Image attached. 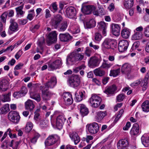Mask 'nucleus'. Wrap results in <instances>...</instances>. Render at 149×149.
<instances>
[{
  "mask_svg": "<svg viewBox=\"0 0 149 149\" xmlns=\"http://www.w3.org/2000/svg\"><path fill=\"white\" fill-rule=\"evenodd\" d=\"M68 26L67 22L65 21L61 24L58 28V30L59 31H64L67 29Z\"/></svg>",
  "mask_w": 149,
  "mask_h": 149,
  "instance_id": "nucleus-45",
  "label": "nucleus"
},
{
  "mask_svg": "<svg viewBox=\"0 0 149 149\" xmlns=\"http://www.w3.org/2000/svg\"><path fill=\"white\" fill-rule=\"evenodd\" d=\"M117 87L115 84L107 87L104 91V93L108 95H112L116 93Z\"/></svg>",
  "mask_w": 149,
  "mask_h": 149,
  "instance_id": "nucleus-13",
  "label": "nucleus"
},
{
  "mask_svg": "<svg viewBox=\"0 0 149 149\" xmlns=\"http://www.w3.org/2000/svg\"><path fill=\"white\" fill-rule=\"evenodd\" d=\"M29 14L27 16V18L30 20H31L35 16V13L33 9L30 10L29 11Z\"/></svg>",
  "mask_w": 149,
  "mask_h": 149,
  "instance_id": "nucleus-50",
  "label": "nucleus"
},
{
  "mask_svg": "<svg viewBox=\"0 0 149 149\" xmlns=\"http://www.w3.org/2000/svg\"><path fill=\"white\" fill-rule=\"evenodd\" d=\"M66 120V118L63 115L58 116L56 118V127L58 129L62 128L64 122Z\"/></svg>",
  "mask_w": 149,
  "mask_h": 149,
  "instance_id": "nucleus-17",
  "label": "nucleus"
},
{
  "mask_svg": "<svg viewBox=\"0 0 149 149\" xmlns=\"http://www.w3.org/2000/svg\"><path fill=\"white\" fill-rule=\"evenodd\" d=\"M107 24L104 22H100L98 23V28L102 32L103 35L105 36L107 35Z\"/></svg>",
  "mask_w": 149,
  "mask_h": 149,
  "instance_id": "nucleus-23",
  "label": "nucleus"
},
{
  "mask_svg": "<svg viewBox=\"0 0 149 149\" xmlns=\"http://www.w3.org/2000/svg\"><path fill=\"white\" fill-rule=\"evenodd\" d=\"M140 82L139 79L137 80L136 81L132 83L130 86L133 88H135L136 86H138L140 84Z\"/></svg>",
  "mask_w": 149,
  "mask_h": 149,
  "instance_id": "nucleus-60",
  "label": "nucleus"
},
{
  "mask_svg": "<svg viewBox=\"0 0 149 149\" xmlns=\"http://www.w3.org/2000/svg\"><path fill=\"white\" fill-rule=\"evenodd\" d=\"M7 17L6 12H4L0 16L1 21L3 23H6Z\"/></svg>",
  "mask_w": 149,
  "mask_h": 149,
  "instance_id": "nucleus-51",
  "label": "nucleus"
},
{
  "mask_svg": "<svg viewBox=\"0 0 149 149\" xmlns=\"http://www.w3.org/2000/svg\"><path fill=\"white\" fill-rule=\"evenodd\" d=\"M57 83L56 77H52L47 82V88H52L56 85Z\"/></svg>",
  "mask_w": 149,
  "mask_h": 149,
  "instance_id": "nucleus-27",
  "label": "nucleus"
},
{
  "mask_svg": "<svg viewBox=\"0 0 149 149\" xmlns=\"http://www.w3.org/2000/svg\"><path fill=\"white\" fill-rule=\"evenodd\" d=\"M77 61H81L82 60L84 57L83 53H79L77 51Z\"/></svg>",
  "mask_w": 149,
  "mask_h": 149,
  "instance_id": "nucleus-52",
  "label": "nucleus"
},
{
  "mask_svg": "<svg viewBox=\"0 0 149 149\" xmlns=\"http://www.w3.org/2000/svg\"><path fill=\"white\" fill-rule=\"evenodd\" d=\"M5 12H6L7 15L8 17H12L14 15V11L13 10H10Z\"/></svg>",
  "mask_w": 149,
  "mask_h": 149,
  "instance_id": "nucleus-55",
  "label": "nucleus"
},
{
  "mask_svg": "<svg viewBox=\"0 0 149 149\" xmlns=\"http://www.w3.org/2000/svg\"><path fill=\"white\" fill-rule=\"evenodd\" d=\"M63 20V18L61 15L57 14L51 19L50 24L54 28L56 29Z\"/></svg>",
  "mask_w": 149,
  "mask_h": 149,
  "instance_id": "nucleus-4",
  "label": "nucleus"
},
{
  "mask_svg": "<svg viewBox=\"0 0 149 149\" xmlns=\"http://www.w3.org/2000/svg\"><path fill=\"white\" fill-rule=\"evenodd\" d=\"M102 37L101 34L98 32L95 33L94 36V39L95 42H99L102 39Z\"/></svg>",
  "mask_w": 149,
  "mask_h": 149,
  "instance_id": "nucleus-49",
  "label": "nucleus"
},
{
  "mask_svg": "<svg viewBox=\"0 0 149 149\" xmlns=\"http://www.w3.org/2000/svg\"><path fill=\"white\" fill-rule=\"evenodd\" d=\"M30 97L35 100L37 102H39L40 101L41 99L40 95L39 93H31L30 94Z\"/></svg>",
  "mask_w": 149,
  "mask_h": 149,
  "instance_id": "nucleus-43",
  "label": "nucleus"
},
{
  "mask_svg": "<svg viewBox=\"0 0 149 149\" xmlns=\"http://www.w3.org/2000/svg\"><path fill=\"white\" fill-rule=\"evenodd\" d=\"M134 0H124L123 5L124 8L126 9H130L133 6Z\"/></svg>",
  "mask_w": 149,
  "mask_h": 149,
  "instance_id": "nucleus-31",
  "label": "nucleus"
},
{
  "mask_svg": "<svg viewBox=\"0 0 149 149\" xmlns=\"http://www.w3.org/2000/svg\"><path fill=\"white\" fill-rule=\"evenodd\" d=\"M22 96H24L27 92V90L26 87L22 86L20 91Z\"/></svg>",
  "mask_w": 149,
  "mask_h": 149,
  "instance_id": "nucleus-53",
  "label": "nucleus"
},
{
  "mask_svg": "<svg viewBox=\"0 0 149 149\" xmlns=\"http://www.w3.org/2000/svg\"><path fill=\"white\" fill-rule=\"evenodd\" d=\"M96 113L95 118L98 122L102 120L107 115L106 111H99L96 112Z\"/></svg>",
  "mask_w": 149,
  "mask_h": 149,
  "instance_id": "nucleus-26",
  "label": "nucleus"
},
{
  "mask_svg": "<svg viewBox=\"0 0 149 149\" xmlns=\"http://www.w3.org/2000/svg\"><path fill=\"white\" fill-rule=\"evenodd\" d=\"M45 43L44 38L43 37H41L37 42L38 46L39 47L40 49L41 50H43V46Z\"/></svg>",
  "mask_w": 149,
  "mask_h": 149,
  "instance_id": "nucleus-40",
  "label": "nucleus"
},
{
  "mask_svg": "<svg viewBox=\"0 0 149 149\" xmlns=\"http://www.w3.org/2000/svg\"><path fill=\"white\" fill-rule=\"evenodd\" d=\"M11 93L8 92L7 94L0 95V99L3 102H9L10 100Z\"/></svg>",
  "mask_w": 149,
  "mask_h": 149,
  "instance_id": "nucleus-32",
  "label": "nucleus"
},
{
  "mask_svg": "<svg viewBox=\"0 0 149 149\" xmlns=\"http://www.w3.org/2000/svg\"><path fill=\"white\" fill-rule=\"evenodd\" d=\"M120 72V68L115 70H111L109 75L110 76L115 77L118 75Z\"/></svg>",
  "mask_w": 149,
  "mask_h": 149,
  "instance_id": "nucleus-47",
  "label": "nucleus"
},
{
  "mask_svg": "<svg viewBox=\"0 0 149 149\" xmlns=\"http://www.w3.org/2000/svg\"><path fill=\"white\" fill-rule=\"evenodd\" d=\"M101 98L95 94H93L89 99V102L91 106L97 108L100 105L102 102Z\"/></svg>",
  "mask_w": 149,
  "mask_h": 149,
  "instance_id": "nucleus-1",
  "label": "nucleus"
},
{
  "mask_svg": "<svg viewBox=\"0 0 149 149\" xmlns=\"http://www.w3.org/2000/svg\"><path fill=\"white\" fill-rule=\"evenodd\" d=\"M40 89L42 91L43 99L46 101L47 100V83H45L43 86H40Z\"/></svg>",
  "mask_w": 149,
  "mask_h": 149,
  "instance_id": "nucleus-33",
  "label": "nucleus"
},
{
  "mask_svg": "<svg viewBox=\"0 0 149 149\" xmlns=\"http://www.w3.org/2000/svg\"><path fill=\"white\" fill-rule=\"evenodd\" d=\"M23 52L21 50H19L15 55V57L16 59H18L23 54Z\"/></svg>",
  "mask_w": 149,
  "mask_h": 149,
  "instance_id": "nucleus-64",
  "label": "nucleus"
},
{
  "mask_svg": "<svg viewBox=\"0 0 149 149\" xmlns=\"http://www.w3.org/2000/svg\"><path fill=\"white\" fill-rule=\"evenodd\" d=\"M96 22L94 19H90L89 21L86 23V26L87 28H91L95 26Z\"/></svg>",
  "mask_w": 149,
  "mask_h": 149,
  "instance_id": "nucleus-41",
  "label": "nucleus"
},
{
  "mask_svg": "<svg viewBox=\"0 0 149 149\" xmlns=\"http://www.w3.org/2000/svg\"><path fill=\"white\" fill-rule=\"evenodd\" d=\"M143 36L142 32H136L133 35L132 38L133 39L135 40H139L141 39Z\"/></svg>",
  "mask_w": 149,
  "mask_h": 149,
  "instance_id": "nucleus-44",
  "label": "nucleus"
},
{
  "mask_svg": "<svg viewBox=\"0 0 149 149\" xmlns=\"http://www.w3.org/2000/svg\"><path fill=\"white\" fill-rule=\"evenodd\" d=\"M140 82L141 86L142 87V90L144 91L146 90L148 87L147 86V79L146 78H144L143 79H139Z\"/></svg>",
  "mask_w": 149,
  "mask_h": 149,
  "instance_id": "nucleus-36",
  "label": "nucleus"
},
{
  "mask_svg": "<svg viewBox=\"0 0 149 149\" xmlns=\"http://www.w3.org/2000/svg\"><path fill=\"white\" fill-rule=\"evenodd\" d=\"M125 95L123 94H120L117 97V100L118 102L122 101L125 98Z\"/></svg>",
  "mask_w": 149,
  "mask_h": 149,
  "instance_id": "nucleus-59",
  "label": "nucleus"
},
{
  "mask_svg": "<svg viewBox=\"0 0 149 149\" xmlns=\"http://www.w3.org/2000/svg\"><path fill=\"white\" fill-rule=\"evenodd\" d=\"M128 142L127 139L120 140L117 144L118 149H124L128 145Z\"/></svg>",
  "mask_w": 149,
  "mask_h": 149,
  "instance_id": "nucleus-20",
  "label": "nucleus"
},
{
  "mask_svg": "<svg viewBox=\"0 0 149 149\" xmlns=\"http://www.w3.org/2000/svg\"><path fill=\"white\" fill-rule=\"evenodd\" d=\"M95 6L93 5H83L81 8L82 11L85 14H90L92 11H94L95 10Z\"/></svg>",
  "mask_w": 149,
  "mask_h": 149,
  "instance_id": "nucleus-10",
  "label": "nucleus"
},
{
  "mask_svg": "<svg viewBox=\"0 0 149 149\" xmlns=\"http://www.w3.org/2000/svg\"><path fill=\"white\" fill-rule=\"evenodd\" d=\"M86 127L89 133L91 134H95L97 133L99 130V125L95 122L88 124Z\"/></svg>",
  "mask_w": 149,
  "mask_h": 149,
  "instance_id": "nucleus-2",
  "label": "nucleus"
},
{
  "mask_svg": "<svg viewBox=\"0 0 149 149\" xmlns=\"http://www.w3.org/2000/svg\"><path fill=\"white\" fill-rule=\"evenodd\" d=\"M78 107L80 109V113L82 116H85L88 113V109L84 104H79L78 106Z\"/></svg>",
  "mask_w": 149,
  "mask_h": 149,
  "instance_id": "nucleus-25",
  "label": "nucleus"
},
{
  "mask_svg": "<svg viewBox=\"0 0 149 149\" xmlns=\"http://www.w3.org/2000/svg\"><path fill=\"white\" fill-rule=\"evenodd\" d=\"M131 70V67L130 64L125 63L122 66L121 72L123 74H125L128 76L130 74Z\"/></svg>",
  "mask_w": 149,
  "mask_h": 149,
  "instance_id": "nucleus-14",
  "label": "nucleus"
},
{
  "mask_svg": "<svg viewBox=\"0 0 149 149\" xmlns=\"http://www.w3.org/2000/svg\"><path fill=\"white\" fill-rule=\"evenodd\" d=\"M105 13V12L103 8H100L97 11L95 10L93 11V14L97 16H101L104 15Z\"/></svg>",
  "mask_w": 149,
  "mask_h": 149,
  "instance_id": "nucleus-39",
  "label": "nucleus"
},
{
  "mask_svg": "<svg viewBox=\"0 0 149 149\" xmlns=\"http://www.w3.org/2000/svg\"><path fill=\"white\" fill-rule=\"evenodd\" d=\"M8 118L11 121L16 123H18L20 118L19 113L14 111L9 112L8 114Z\"/></svg>",
  "mask_w": 149,
  "mask_h": 149,
  "instance_id": "nucleus-5",
  "label": "nucleus"
},
{
  "mask_svg": "<svg viewBox=\"0 0 149 149\" xmlns=\"http://www.w3.org/2000/svg\"><path fill=\"white\" fill-rule=\"evenodd\" d=\"M8 134L11 138L13 139L16 137V135L15 134H12V132H13V131L11 130L10 128L8 129Z\"/></svg>",
  "mask_w": 149,
  "mask_h": 149,
  "instance_id": "nucleus-57",
  "label": "nucleus"
},
{
  "mask_svg": "<svg viewBox=\"0 0 149 149\" xmlns=\"http://www.w3.org/2000/svg\"><path fill=\"white\" fill-rule=\"evenodd\" d=\"M112 33L116 36H118L120 33V27L119 25L116 24H112L111 25Z\"/></svg>",
  "mask_w": 149,
  "mask_h": 149,
  "instance_id": "nucleus-19",
  "label": "nucleus"
},
{
  "mask_svg": "<svg viewBox=\"0 0 149 149\" xmlns=\"http://www.w3.org/2000/svg\"><path fill=\"white\" fill-rule=\"evenodd\" d=\"M77 61V51H74L71 53L70 56L66 60L67 64H69L70 62L74 63Z\"/></svg>",
  "mask_w": 149,
  "mask_h": 149,
  "instance_id": "nucleus-18",
  "label": "nucleus"
},
{
  "mask_svg": "<svg viewBox=\"0 0 149 149\" xmlns=\"http://www.w3.org/2000/svg\"><path fill=\"white\" fill-rule=\"evenodd\" d=\"M13 95L14 97L17 98L23 97L22 96V95H21V93L20 91L14 92Z\"/></svg>",
  "mask_w": 149,
  "mask_h": 149,
  "instance_id": "nucleus-63",
  "label": "nucleus"
},
{
  "mask_svg": "<svg viewBox=\"0 0 149 149\" xmlns=\"http://www.w3.org/2000/svg\"><path fill=\"white\" fill-rule=\"evenodd\" d=\"M68 82L71 86L74 88L77 87L80 82L79 77L77 75L72 76L69 79Z\"/></svg>",
  "mask_w": 149,
  "mask_h": 149,
  "instance_id": "nucleus-3",
  "label": "nucleus"
},
{
  "mask_svg": "<svg viewBox=\"0 0 149 149\" xmlns=\"http://www.w3.org/2000/svg\"><path fill=\"white\" fill-rule=\"evenodd\" d=\"M40 126L42 128H44L46 127V120L45 119L42 120L40 121Z\"/></svg>",
  "mask_w": 149,
  "mask_h": 149,
  "instance_id": "nucleus-54",
  "label": "nucleus"
},
{
  "mask_svg": "<svg viewBox=\"0 0 149 149\" xmlns=\"http://www.w3.org/2000/svg\"><path fill=\"white\" fill-rule=\"evenodd\" d=\"M57 35L56 31L50 32L47 36V45H49L55 42L57 40Z\"/></svg>",
  "mask_w": 149,
  "mask_h": 149,
  "instance_id": "nucleus-7",
  "label": "nucleus"
},
{
  "mask_svg": "<svg viewBox=\"0 0 149 149\" xmlns=\"http://www.w3.org/2000/svg\"><path fill=\"white\" fill-rule=\"evenodd\" d=\"M24 5L23 4L21 6L15 8V9L17 14L22 15L24 14V12L22 10V9L23 8Z\"/></svg>",
  "mask_w": 149,
  "mask_h": 149,
  "instance_id": "nucleus-48",
  "label": "nucleus"
},
{
  "mask_svg": "<svg viewBox=\"0 0 149 149\" xmlns=\"http://www.w3.org/2000/svg\"><path fill=\"white\" fill-rule=\"evenodd\" d=\"M10 110L9 104H6L0 108V114H5L7 113Z\"/></svg>",
  "mask_w": 149,
  "mask_h": 149,
  "instance_id": "nucleus-35",
  "label": "nucleus"
},
{
  "mask_svg": "<svg viewBox=\"0 0 149 149\" xmlns=\"http://www.w3.org/2000/svg\"><path fill=\"white\" fill-rule=\"evenodd\" d=\"M121 36L123 38L127 39L129 36L130 32L128 29H124L121 31Z\"/></svg>",
  "mask_w": 149,
  "mask_h": 149,
  "instance_id": "nucleus-37",
  "label": "nucleus"
},
{
  "mask_svg": "<svg viewBox=\"0 0 149 149\" xmlns=\"http://www.w3.org/2000/svg\"><path fill=\"white\" fill-rule=\"evenodd\" d=\"M25 107L26 109L31 111L35 107V105L32 101L29 99L25 102Z\"/></svg>",
  "mask_w": 149,
  "mask_h": 149,
  "instance_id": "nucleus-29",
  "label": "nucleus"
},
{
  "mask_svg": "<svg viewBox=\"0 0 149 149\" xmlns=\"http://www.w3.org/2000/svg\"><path fill=\"white\" fill-rule=\"evenodd\" d=\"M40 26L39 24H36L34 26H32L31 27L30 29V30L32 32L34 33L39 28Z\"/></svg>",
  "mask_w": 149,
  "mask_h": 149,
  "instance_id": "nucleus-58",
  "label": "nucleus"
},
{
  "mask_svg": "<svg viewBox=\"0 0 149 149\" xmlns=\"http://www.w3.org/2000/svg\"><path fill=\"white\" fill-rule=\"evenodd\" d=\"M129 45V42L127 40H120L118 43L119 51L120 52L125 51L127 49Z\"/></svg>",
  "mask_w": 149,
  "mask_h": 149,
  "instance_id": "nucleus-12",
  "label": "nucleus"
},
{
  "mask_svg": "<svg viewBox=\"0 0 149 149\" xmlns=\"http://www.w3.org/2000/svg\"><path fill=\"white\" fill-rule=\"evenodd\" d=\"M59 38L61 42H67L70 40L72 37L68 33H67L60 34Z\"/></svg>",
  "mask_w": 149,
  "mask_h": 149,
  "instance_id": "nucleus-21",
  "label": "nucleus"
},
{
  "mask_svg": "<svg viewBox=\"0 0 149 149\" xmlns=\"http://www.w3.org/2000/svg\"><path fill=\"white\" fill-rule=\"evenodd\" d=\"M114 41L113 40L111 39L107 38L102 42V46L103 48L106 49H109L114 47Z\"/></svg>",
  "mask_w": 149,
  "mask_h": 149,
  "instance_id": "nucleus-9",
  "label": "nucleus"
},
{
  "mask_svg": "<svg viewBox=\"0 0 149 149\" xmlns=\"http://www.w3.org/2000/svg\"><path fill=\"white\" fill-rule=\"evenodd\" d=\"M10 25L9 26V29L10 30L14 32L17 31L19 28L18 25L13 19H11L10 20Z\"/></svg>",
  "mask_w": 149,
  "mask_h": 149,
  "instance_id": "nucleus-22",
  "label": "nucleus"
},
{
  "mask_svg": "<svg viewBox=\"0 0 149 149\" xmlns=\"http://www.w3.org/2000/svg\"><path fill=\"white\" fill-rule=\"evenodd\" d=\"M65 104L70 105L73 102V100L71 95L68 92H65L62 95Z\"/></svg>",
  "mask_w": 149,
  "mask_h": 149,
  "instance_id": "nucleus-11",
  "label": "nucleus"
},
{
  "mask_svg": "<svg viewBox=\"0 0 149 149\" xmlns=\"http://www.w3.org/2000/svg\"><path fill=\"white\" fill-rule=\"evenodd\" d=\"M143 144L146 147L149 146V134H145L141 138Z\"/></svg>",
  "mask_w": 149,
  "mask_h": 149,
  "instance_id": "nucleus-28",
  "label": "nucleus"
},
{
  "mask_svg": "<svg viewBox=\"0 0 149 149\" xmlns=\"http://www.w3.org/2000/svg\"><path fill=\"white\" fill-rule=\"evenodd\" d=\"M140 45L139 42V41H136L133 44L131 48V49L132 50L135 49L137 48H138Z\"/></svg>",
  "mask_w": 149,
  "mask_h": 149,
  "instance_id": "nucleus-61",
  "label": "nucleus"
},
{
  "mask_svg": "<svg viewBox=\"0 0 149 149\" xmlns=\"http://www.w3.org/2000/svg\"><path fill=\"white\" fill-rule=\"evenodd\" d=\"M141 107L144 111L148 112L149 111V101L147 100L144 102L142 104Z\"/></svg>",
  "mask_w": 149,
  "mask_h": 149,
  "instance_id": "nucleus-38",
  "label": "nucleus"
},
{
  "mask_svg": "<svg viewBox=\"0 0 149 149\" xmlns=\"http://www.w3.org/2000/svg\"><path fill=\"white\" fill-rule=\"evenodd\" d=\"M33 124L30 122L27 123L26 127H25V130L26 132H29L33 128Z\"/></svg>",
  "mask_w": 149,
  "mask_h": 149,
  "instance_id": "nucleus-46",
  "label": "nucleus"
},
{
  "mask_svg": "<svg viewBox=\"0 0 149 149\" xmlns=\"http://www.w3.org/2000/svg\"><path fill=\"white\" fill-rule=\"evenodd\" d=\"M60 139L59 136L56 134L49 135L47 138V149H51L53 148H49L48 146L53 145Z\"/></svg>",
  "mask_w": 149,
  "mask_h": 149,
  "instance_id": "nucleus-6",
  "label": "nucleus"
},
{
  "mask_svg": "<svg viewBox=\"0 0 149 149\" xmlns=\"http://www.w3.org/2000/svg\"><path fill=\"white\" fill-rule=\"evenodd\" d=\"M139 125L137 123H134L132 128L130 134L131 135L135 136L137 135L139 132Z\"/></svg>",
  "mask_w": 149,
  "mask_h": 149,
  "instance_id": "nucleus-24",
  "label": "nucleus"
},
{
  "mask_svg": "<svg viewBox=\"0 0 149 149\" xmlns=\"http://www.w3.org/2000/svg\"><path fill=\"white\" fill-rule=\"evenodd\" d=\"M70 136L72 140L74 141L75 144H77L79 142V137L76 133L75 132L72 133L70 134Z\"/></svg>",
  "mask_w": 149,
  "mask_h": 149,
  "instance_id": "nucleus-30",
  "label": "nucleus"
},
{
  "mask_svg": "<svg viewBox=\"0 0 149 149\" xmlns=\"http://www.w3.org/2000/svg\"><path fill=\"white\" fill-rule=\"evenodd\" d=\"M100 62V60L97 57H91L90 58L88 63L90 67H95L98 66Z\"/></svg>",
  "mask_w": 149,
  "mask_h": 149,
  "instance_id": "nucleus-15",
  "label": "nucleus"
},
{
  "mask_svg": "<svg viewBox=\"0 0 149 149\" xmlns=\"http://www.w3.org/2000/svg\"><path fill=\"white\" fill-rule=\"evenodd\" d=\"M66 15L68 17L72 18L76 15V10L73 7H68L66 9Z\"/></svg>",
  "mask_w": 149,
  "mask_h": 149,
  "instance_id": "nucleus-16",
  "label": "nucleus"
},
{
  "mask_svg": "<svg viewBox=\"0 0 149 149\" xmlns=\"http://www.w3.org/2000/svg\"><path fill=\"white\" fill-rule=\"evenodd\" d=\"M144 33L146 37H149V25L144 28Z\"/></svg>",
  "mask_w": 149,
  "mask_h": 149,
  "instance_id": "nucleus-56",
  "label": "nucleus"
},
{
  "mask_svg": "<svg viewBox=\"0 0 149 149\" xmlns=\"http://www.w3.org/2000/svg\"><path fill=\"white\" fill-rule=\"evenodd\" d=\"M89 46L90 47L95 50H97L99 48V46L94 45L92 42H91L89 43Z\"/></svg>",
  "mask_w": 149,
  "mask_h": 149,
  "instance_id": "nucleus-62",
  "label": "nucleus"
},
{
  "mask_svg": "<svg viewBox=\"0 0 149 149\" xmlns=\"http://www.w3.org/2000/svg\"><path fill=\"white\" fill-rule=\"evenodd\" d=\"M94 74L97 76H102L105 74V72L100 68H98L94 70Z\"/></svg>",
  "mask_w": 149,
  "mask_h": 149,
  "instance_id": "nucleus-42",
  "label": "nucleus"
},
{
  "mask_svg": "<svg viewBox=\"0 0 149 149\" xmlns=\"http://www.w3.org/2000/svg\"><path fill=\"white\" fill-rule=\"evenodd\" d=\"M61 61L59 60L54 61L50 60L48 63L49 70H53L59 68L61 65Z\"/></svg>",
  "mask_w": 149,
  "mask_h": 149,
  "instance_id": "nucleus-8",
  "label": "nucleus"
},
{
  "mask_svg": "<svg viewBox=\"0 0 149 149\" xmlns=\"http://www.w3.org/2000/svg\"><path fill=\"white\" fill-rule=\"evenodd\" d=\"M7 81L5 79L2 80L0 81V88L3 91H6L8 89Z\"/></svg>",
  "mask_w": 149,
  "mask_h": 149,
  "instance_id": "nucleus-34",
  "label": "nucleus"
}]
</instances>
